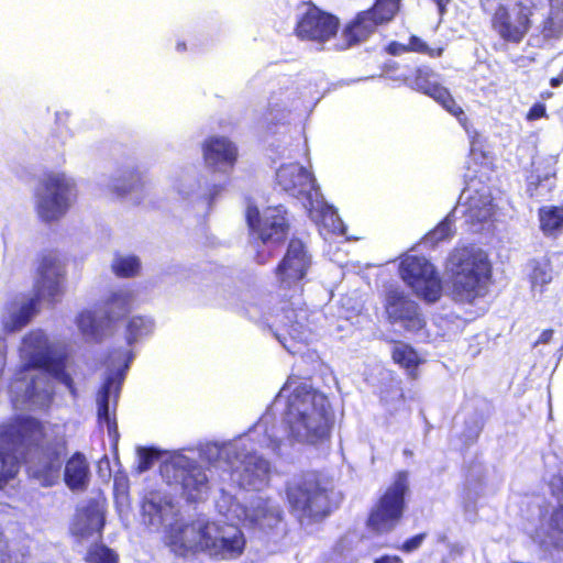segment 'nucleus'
Segmentation results:
<instances>
[{"mask_svg": "<svg viewBox=\"0 0 563 563\" xmlns=\"http://www.w3.org/2000/svg\"><path fill=\"white\" fill-rule=\"evenodd\" d=\"M67 442L51 434L44 421L31 415H16L0 424V489L16 477L25 464L30 477L43 487L57 484Z\"/></svg>", "mask_w": 563, "mask_h": 563, "instance_id": "nucleus-1", "label": "nucleus"}, {"mask_svg": "<svg viewBox=\"0 0 563 563\" xmlns=\"http://www.w3.org/2000/svg\"><path fill=\"white\" fill-rule=\"evenodd\" d=\"M67 362L68 356L65 353H55L51 350L31 353L15 371L12 384L26 383L24 399L30 402H36L40 398H52L53 387L49 376L76 395L74 379L67 372Z\"/></svg>", "mask_w": 563, "mask_h": 563, "instance_id": "nucleus-2", "label": "nucleus"}, {"mask_svg": "<svg viewBox=\"0 0 563 563\" xmlns=\"http://www.w3.org/2000/svg\"><path fill=\"white\" fill-rule=\"evenodd\" d=\"M66 276L65 267L54 251H45L37 258L34 294L16 311H12L16 303L9 305V316L4 322L8 331L14 332L24 328L37 312V305L42 299L55 303L63 295V283Z\"/></svg>", "mask_w": 563, "mask_h": 563, "instance_id": "nucleus-3", "label": "nucleus"}, {"mask_svg": "<svg viewBox=\"0 0 563 563\" xmlns=\"http://www.w3.org/2000/svg\"><path fill=\"white\" fill-rule=\"evenodd\" d=\"M448 269L455 301L472 303L485 295L492 277V265L485 254L466 246L455 247L448 257Z\"/></svg>", "mask_w": 563, "mask_h": 563, "instance_id": "nucleus-4", "label": "nucleus"}, {"mask_svg": "<svg viewBox=\"0 0 563 563\" xmlns=\"http://www.w3.org/2000/svg\"><path fill=\"white\" fill-rule=\"evenodd\" d=\"M324 397L311 391L301 395L295 391L289 397L287 421L291 435L299 441L318 444L330 438L331 420L323 405L317 407V400Z\"/></svg>", "mask_w": 563, "mask_h": 563, "instance_id": "nucleus-5", "label": "nucleus"}, {"mask_svg": "<svg viewBox=\"0 0 563 563\" xmlns=\"http://www.w3.org/2000/svg\"><path fill=\"white\" fill-rule=\"evenodd\" d=\"M311 267L312 255L308 245L301 239L292 236L274 268L282 301L289 302L292 298L302 297Z\"/></svg>", "mask_w": 563, "mask_h": 563, "instance_id": "nucleus-6", "label": "nucleus"}, {"mask_svg": "<svg viewBox=\"0 0 563 563\" xmlns=\"http://www.w3.org/2000/svg\"><path fill=\"white\" fill-rule=\"evenodd\" d=\"M77 197L76 183L63 172H45L34 190L35 212L45 223L60 220Z\"/></svg>", "mask_w": 563, "mask_h": 563, "instance_id": "nucleus-7", "label": "nucleus"}, {"mask_svg": "<svg viewBox=\"0 0 563 563\" xmlns=\"http://www.w3.org/2000/svg\"><path fill=\"white\" fill-rule=\"evenodd\" d=\"M409 490V473L404 470L396 472L393 483L371 508L366 519L367 528L377 534L393 531L404 517Z\"/></svg>", "mask_w": 563, "mask_h": 563, "instance_id": "nucleus-8", "label": "nucleus"}, {"mask_svg": "<svg viewBox=\"0 0 563 563\" xmlns=\"http://www.w3.org/2000/svg\"><path fill=\"white\" fill-rule=\"evenodd\" d=\"M289 511L299 520L318 522L333 510L327 488L313 478H299L287 483L285 487Z\"/></svg>", "mask_w": 563, "mask_h": 563, "instance_id": "nucleus-9", "label": "nucleus"}, {"mask_svg": "<svg viewBox=\"0 0 563 563\" xmlns=\"http://www.w3.org/2000/svg\"><path fill=\"white\" fill-rule=\"evenodd\" d=\"M269 446L276 451L280 446V441L267 438L266 434L261 435L255 431L249 432L231 445L228 456L239 461L246 484L255 485L257 481L267 478L271 463L258 455V451Z\"/></svg>", "mask_w": 563, "mask_h": 563, "instance_id": "nucleus-10", "label": "nucleus"}, {"mask_svg": "<svg viewBox=\"0 0 563 563\" xmlns=\"http://www.w3.org/2000/svg\"><path fill=\"white\" fill-rule=\"evenodd\" d=\"M398 273L404 283L426 302L433 303L441 298L442 280L433 264L424 256L404 255Z\"/></svg>", "mask_w": 563, "mask_h": 563, "instance_id": "nucleus-11", "label": "nucleus"}, {"mask_svg": "<svg viewBox=\"0 0 563 563\" xmlns=\"http://www.w3.org/2000/svg\"><path fill=\"white\" fill-rule=\"evenodd\" d=\"M245 547L246 539L240 528L206 521L203 553L210 558L223 561L235 560L244 553Z\"/></svg>", "mask_w": 563, "mask_h": 563, "instance_id": "nucleus-12", "label": "nucleus"}, {"mask_svg": "<svg viewBox=\"0 0 563 563\" xmlns=\"http://www.w3.org/2000/svg\"><path fill=\"white\" fill-rule=\"evenodd\" d=\"M245 218L250 230L263 244L284 242L288 235L287 211L280 205L267 207L263 214L256 206H249Z\"/></svg>", "mask_w": 563, "mask_h": 563, "instance_id": "nucleus-13", "label": "nucleus"}, {"mask_svg": "<svg viewBox=\"0 0 563 563\" xmlns=\"http://www.w3.org/2000/svg\"><path fill=\"white\" fill-rule=\"evenodd\" d=\"M339 30L340 19L335 14L309 3L297 20L294 33L301 41L324 44L331 40L334 42Z\"/></svg>", "mask_w": 563, "mask_h": 563, "instance_id": "nucleus-14", "label": "nucleus"}, {"mask_svg": "<svg viewBox=\"0 0 563 563\" xmlns=\"http://www.w3.org/2000/svg\"><path fill=\"white\" fill-rule=\"evenodd\" d=\"M206 521L173 522L165 529L163 542L179 558L203 553Z\"/></svg>", "mask_w": 563, "mask_h": 563, "instance_id": "nucleus-15", "label": "nucleus"}, {"mask_svg": "<svg viewBox=\"0 0 563 563\" xmlns=\"http://www.w3.org/2000/svg\"><path fill=\"white\" fill-rule=\"evenodd\" d=\"M385 309L391 322H401L407 331L418 332L424 325L418 305L410 300L402 290L390 288L386 291Z\"/></svg>", "mask_w": 563, "mask_h": 563, "instance_id": "nucleus-16", "label": "nucleus"}, {"mask_svg": "<svg viewBox=\"0 0 563 563\" xmlns=\"http://www.w3.org/2000/svg\"><path fill=\"white\" fill-rule=\"evenodd\" d=\"M245 521L249 528L271 536L282 530L284 512L280 506L271 499H258L245 510Z\"/></svg>", "mask_w": 563, "mask_h": 563, "instance_id": "nucleus-17", "label": "nucleus"}, {"mask_svg": "<svg viewBox=\"0 0 563 563\" xmlns=\"http://www.w3.org/2000/svg\"><path fill=\"white\" fill-rule=\"evenodd\" d=\"M378 29L371 22L364 12L358 11L339 30L332 49L347 51L368 41Z\"/></svg>", "mask_w": 563, "mask_h": 563, "instance_id": "nucleus-18", "label": "nucleus"}, {"mask_svg": "<svg viewBox=\"0 0 563 563\" xmlns=\"http://www.w3.org/2000/svg\"><path fill=\"white\" fill-rule=\"evenodd\" d=\"M276 185L291 197L310 200L314 178L305 167L298 164H287L277 169Z\"/></svg>", "mask_w": 563, "mask_h": 563, "instance_id": "nucleus-19", "label": "nucleus"}, {"mask_svg": "<svg viewBox=\"0 0 563 563\" xmlns=\"http://www.w3.org/2000/svg\"><path fill=\"white\" fill-rule=\"evenodd\" d=\"M203 162L208 167L233 168L239 156L236 145L225 136H209L202 145Z\"/></svg>", "mask_w": 563, "mask_h": 563, "instance_id": "nucleus-20", "label": "nucleus"}, {"mask_svg": "<svg viewBox=\"0 0 563 563\" xmlns=\"http://www.w3.org/2000/svg\"><path fill=\"white\" fill-rule=\"evenodd\" d=\"M174 476L180 484L183 495L188 503H197L201 499V494L208 487V477L206 472L196 464L188 466L172 465Z\"/></svg>", "mask_w": 563, "mask_h": 563, "instance_id": "nucleus-21", "label": "nucleus"}, {"mask_svg": "<svg viewBox=\"0 0 563 563\" xmlns=\"http://www.w3.org/2000/svg\"><path fill=\"white\" fill-rule=\"evenodd\" d=\"M122 380L123 375L121 373L109 375L106 378L104 383L102 384L98 397V423L99 426L104 424L107 427L109 437L113 439H117L119 437V431L115 413L110 412L109 400L112 387H114V391L118 395L121 388Z\"/></svg>", "mask_w": 563, "mask_h": 563, "instance_id": "nucleus-22", "label": "nucleus"}, {"mask_svg": "<svg viewBox=\"0 0 563 563\" xmlns=\"http://www.w3.org/2000/svg\"><path fill=\"white\" fill-rule=\"evenodd\" d=\"M398 69L399 64L396 62L387 63L384 66V70L390 74V77L420 92H423L429 87L432 82L431 78L434 76L433 70L427 65H406V70L400 71L399 74H391Z\"/></svg>", "mask_w": 563, "mask_h": 563, "instance_id": "nucleus-23", "label": "nucleus"}, {"mask_svg": "<svg viewBox=\"0 0 563 563\" xmlns=\"http://www.w3.org/2000/svg\"><path fill=\"white\" fill-rule=\"evenodd\" d=\"M64 481L70 490H86L90 481V467L81 452H75L65 463Z\"/></svg>", "mask_w": 563, "mask_h": 563, "instance_id": "nucleus-24", "label": "nucleus"}, {"mask_svg": "<svg viewBox=\"0 0 563 563\" xmlns=\"http://www.w3.org/2000/svg\"><path fill=\"white\" fill-rule=\"evenodd\" d=\"M132 295L128 291H114L104 300V319L108 323L122 320L131 311Z\"/></svg>", "mask_w": 563, "mask_h": 563, "instance_id": "nucleus-25", "label": "nucleus"}, {"mask_svg": "<svg viewBox=\"0 0 563 563\" xmlns=\"http://www.w3.org/2000/svg\"><path fill=\"white\" fill-rule=\"evenodd\" d=\"M400 10V0H375L371 8L361 10L378 29L391 22Z\"/></svg>", "mask_w": 563, "mask_h": 563, "instance_id": "nucleus-26", "label": "nucleus"}, {"mask_svg": "<svg viewBox=\"0 0 563 563\" xmlns=\"http://www.w3.org/2000/svg\"><path fill=\"white\" fill-rule=\"evenodd\" d=\"M84 526L80 528L79 534L82 538H91L97 534L99 538L106 525L104 512L96 503H90L82 510Z\"/></svg>", "mask_w": 563, "mask_h": 563, "instance_id": "nucleus-27", "label": "nucleus"}, {"mask_svg": "<svg viewBox=\"0 0 563 563\" xmlns=\"http://www.w3.org/2000/svg\"><path fill=\"white\" fill-rule=\"evenodd\" d=\"M540 230L547 236H556L563 230V207H541L538 211Z\"/></svg>", "mask_w": 563, "mask_h": 563, "instance_id": "nucleus-28", "label": "nucleus"}, {"mask_svg": "<svg viewBox=\"0 0 563 563\" xmlns=\"http://www.w3.org/2000/svg\"><path fill=\"white\" fill-rule=\"evenodd\" d=\"M391 360L408 373H415L422 363L418 352L408 343L395 342L391 349Z\"/></svg>", "mask_w": 563, "mask_h": 563, "instance_id": "nucleus-29", "label": "nucleus"}, {"mask_svg": "<svg viewBox=\"0 0 563 563\" xmlns=\"http://www.w3.org/2000/svg\"><path fill=\"white\" fill-rule=\"evenodd\" d=\"M154 321L145 316H134L129 319L125 327V340L129 345L134 344L140 338L153 332Z\"/></svg>", "mask_w": 563, "mask_h": 563, "instance_id": "nucleus-30", "label": "nucleus"}, {"mask_svg": "<svg viewBox=\"0 0 563 563\" xmlns=\"http://www.w3.org/2000/svg\"><path fill=\"white\" fill-rule=\"evenodd\" d=\"M563 33V7L551 4L548 16L542 21L541 34L544 38H559Z\"/></svg>", "mask_w": 563, "mask_h": 563, "instance_id": "nucleus-31", "label": "nucleus"}, {"mask_svg": "<svg viewBox=\"0 0 563 563\" xmlns=\"http://www.w3.org/2000/svg\"><path fill=\"white\" fill-rule=\"evenodd\" d=\"M111 268L119 278H133L141 272V261L135 255L117 256L111 264Z\"/></svg>", "mask_w": 563, "mask_h": 563, "instance_id": "nucleus-32", "label": "nucleus"}, {"mask_svg": "<svg viewBox=\"0 0 563 563\" xmlns=\"http://www.w3.org/2000/svg\"><path fill=\"white\" fill-rule=\"evenodd\" d=\"M119 554L103 543H93L85 554L86 563H119Z\"/></svg>", "mask_w": 563, "mask_h": 563, "instance_id": "nucleus-33", "label": "nucleus"}, {"mask_svg": "<svg viewBox=\"0 0 563 563\" xmlns=\"http://www.w3.org/2000/svg\"><path fill=\"white\" fill-rule=\"evenodd\" d=\"M408 53L427 55L430 58H439L443 55L445 48L443 46L431 47L421 37L411 34L407 43Z\"/></svg>", "mask_w": 563, "mask_h": 563, "instance_id": "nucleus-34", "label": "nucleus"}, {"mask_svg": "<svg viewBox=\"0 0 563 563\" xmlns=\"http://www.w3.org/2000/svg\"><path fill=\"white\" fill-rule=\"evenodd\" d=\"M453 221L446 216L432 230L426 234V240L431 244H438L442 241L453 238Z\"/></svg>", "mask_w": 563, "mask_h": 563, "instance_id": "nucleus-35", "label": "nucleus"}, {"mask_svg": "<svg viewBox=\"0 0 563 563\" xmlns=\"http://www.w3.org/2000/svg\"><path fill=\"white\" fill-rule=\"evenodd\" d=\"M141 183L142 174L136 169H129L117 179V183L113 185V191L118 195H125Z\"/></svg>", "mask_w": 563, "mask_h": 563, "instance_id": "nucleus-36", "label": "nucleus"}, {"mask_svg": "<svg viewBox=\"0 0 563 563\" xmlns=\"http://www.w3.org/2000/svg\"><path fill=\"white\" fill-rule=\"evenodd\" d=\"M466 216L474 224L483 223L493 216L492 206L489 202L478 205L476 201L471 199L467 203Z\"/></svg>", "mask_w": 563, "mask_h": 563, "instance_id": "nucleus-37", "label": "nucleus"}, {"mask_svg": "<svg viewBox=\"0 0 563 563\" xmlns=\"http://www.w3.org/2000/svg\"><path fill=\"white\" fill-rule=\"evenodd\" d=\"M137 457L136 471L143 473L152 468L155 461L161 457V452L155 448H140Z\"/></svg>", "mask_w": 563, "mask_h": 563, "instance_id": "nucleus-38", "label": "nucleus"}, {"mask_svg": "<svg viewBox=\"0 0 563 563\" xmlns=\"http://www.w3.org/2000/svg\"><path fill=\"white\" fill-rule=\"evenodd\" d=\"M449 113L454 115L462 124H465L467 118L465 117L464 110L460 107L453 98L450 90L438 101Z\"/></svg>", "mask_w": 563, "mask_h": 563, "instance_id": "nucleus-39", "label": "nucleus"}, {"mask_svg": "<svg viewBox=\"0 0 563 563\" xmlns=\"http://www.w3.org/2000/svg\"><path fill=\"white\" fill-rule=\"evenodd\" d=\"M77 325L84 334L92 333L95 329V316L91 311H82L77 316Z\"/></svg>", "mask_w": 563, "mask_h": 563, "instance_id": "nucleus-40", "label": "nucleus"}, {"mask_svg": "<svg viewBox=\"0 0 563 563\" xmlns=\"http://www.w3.org/2000/svg\"><path fill=\"white\" fill-rule=\"evenodd\" d=\"M427 538V533L426 532H421V533H418L416 536H412L410 537L409 539H407L400 547L399 549L402 551V552H406V553H410L415 550H417L418 548H420V545L422 544L423 540Z\"/></svg>", "mask_w": 563, "mask_h": 563, "instance_id": "nucleus-41", "label": "nucleus"}, {"mask_svg": "<svg viewBox=\"0 0 563 563\" xmlns=\"http://www.w3.org/2000/svg\"><path fill=\"white\" fill-rule=\"evenodd\" d=\"M449 89L442 86L439 82H431L429 87L422 92L432 99H434L437 102L444 96L445 92H448Z\"/></svg>", "mask_w": 563, "mask_h": 563, "instance_id": "nucleus-42", "label": "nucleus"}, {"mask_svg": "<svg viewBox=\"0 0 563 563\" xmlns=\"http://www.w3.org/2000/svg\"><path fill=\"white\" fill-rule=\"evenodd\" d=\"M385 52L388 54V55H391V56H400L402 54H406L408 53V48H407V44H404V43H400L398 41H390L386 46H385Z\"/></svg>", "mask_w": 563, "mask_h": 563, "instance_id": "nucleus-43", "label": "nucleus"}, {"mask_svg": "<svg viewBox=\"0 0 563 563\" xmlns=\"http://www.w3.org/2000/svg\"><path fill=\"white\" fill-rule=\"evenodd\" d=\"M547 115L545 106L542 102L534 103L527 113V120L534 121Z\"/></svg>", "mask_w": 563, "mask_h": 563, "instance_id": "nucleus-44", "label": "nucleus"}, {"mask_svg": "<svg viewBox=\"0 0 563 563\" xmlns=\"http://www.w3.org/2000/svg\"><path fill=\"white\" fill-rule=\"evenodd\" d=\"M551 526L554 530L563 533V505L554 509L551 517Z\"/></svg>", "mask_w": 563, "mask_h": 563, "instance_id": "nucleus-45", "label": "nucleus"}, {"mask_svg": "<svg viewBox=\"0 0 563 563\" xmlns=\"http://www.w3.org/2000/svg\"><path fill=\"white\" fill-rule=\"evenodd\" d=\"M273 257V253L271 251L257 250L254 255V261L260 264H266Z\"/></svg>", "mask_w": 563, "mask_h": 563, "instance_id": "nucleus-46", "label": "nucleus"}, {"mask_svg": "<svg viewBox=\"0 0 563 563\" xmlns=\"http://www.w3.org/2000/svg\"><path fill=\"white\" fill-rule=\"evenodd\" d=\"M374 563H404L402 559L398 555H382L375 559Z\"/></svg>", "mask_w": 563, "mask_h": 563, "instance_id": "nucleus-47", "label": "nucleus"}, {"mask_svg": "<svg viewBox=\"0 0 563 563\" xmlns=\"http://www.w3.org/2000/svg\"><path fill=\"white\" fill-rule=\"evenodd\" d=\"M553 336V330L552 329H545L541 332L537 343L545 344L551 341Z\"/></svg>", "mask_w": 563, "mask_h": 563, "instance_id": "nucleus-48", "label": "nucleus"}, {"mask_svg": "<svg viewBox=\"0 0 563 563\" xmlns=\"http://www.w3.org/2000/svg\"><path fill=\"white\" fill-rule=\"evenodd\" d=\"M433 1L438 5L440 14H443L445 12V10H446V5L449 3V0H433Z\"/></svg>", "mask_w": 563, "mask_h": 563, "instance_id": "nucleus-49", "label": "nucleus"}, {"mask_svg": "<svg viewBox=\"0 0 563 563\" xmlns=\"http://www.w3.org/2000/svg\"><path fill=\"white\" fill-rule=\"evenodd\" d=\"M224 189L223 185H213L211 189V200Z\"/></svg>", "mask_w": 563, "mask_h": 563, "instance_id": "nucleus-50", "label": "nucleus"}, {"mask_svg": "<svg viewBox=\"0 0 563 563\" xmlns=\"http://www.w3.org/2000/svg\"><path fill=\"white\" fill-rule=\"evenodd\" d=\"M561 82H562V79H561V78H559V77H553V78H551V80H550V85H551L552 87H558Z\"/></svg>", "mask_w": 563, "mask_h": 563, "instance_id": "nucleus-51", "label": "nucleus"}, {"mask_svg": "<svg viewBox=\"0 0 563 563\" xmlns=\"http://www.w3.org/2000/svg\"><path fill=\"white\" fill-rule=\"evenodd\" d=\"M176 47H177V51H179V52H185L187 48L185 42H178Z\"/></svg>", "mask_w": 563, "mask_h": 563, "instance_id": "nucleus-52", "label": "nucleus"}, {"mask_svg": "<svg viewBox=\"0 0 563 563\" xmlns=\"http://www.w3.org/2000/svg\"><path fill=\"white\" fill-rule=\"evenodd\" d=\"M31 339H32V334H29V335L25 336L24 342H27Z\"/></svg>", "mask_w": 563, "mask_h": 563, "instance_id": "nucleus-53", "label": "nucleus"}, {"mask_svg": "<svg viewBox=\"0 0 563 563\" xmlns=\"http://www.w3.org/2000/svg\"><path fill=\"white\" fill-rule=\"evenodd\" d=\"M288 310H290L292 313H295V308L294 307L289 308Z\"/></svg>", "mask_w": 563, "mask_h": 563, "instance_id": "nucleus-54", "label": "nucleus"}]
</instances>
